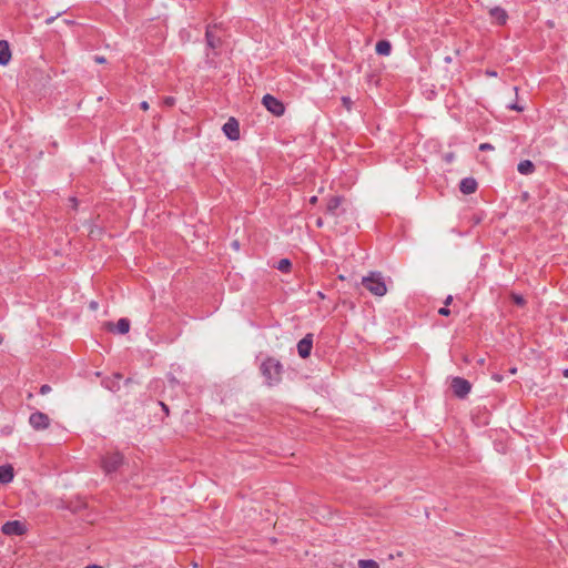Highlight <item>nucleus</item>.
Instances as JSON below:
<instances>
[{
    "label": "nucleus",
    "mask_w": 568,
    "mask_h": 568,
    "mask_svg": "<svg viewBox=\"0 0 568 568\" xmlns=\"http://www.w3.org/2000/svg\"><path fill=\"white\" fill-rule=\"evenodd\" d=\"M342 102H343V105H344L347 110H349V109H351V106H352V104H353V102H352L351 98H348V97H343V98H342Z\"/></svg>",
    "instance_id": "obj_28"
},
{
    "label": "nucleus",
    "mask_w": 568,
    "mask_h": 568,
    "mask_svg": "<svg viewBox=\"0 0 568 568\" xmlns=\"http://www.w3.org/2000/svg\"><path fill=\"white\" fill-rule=\"evenodd\" d=\"M169 382L171 384H178V379L173 375H171V374L169 375Z\"/></svg>",
    "instance_id": "obj_35"
},
{
    "label": "nucleus",
    "mask_w": 568,
    "mask_h": 568,
    "mask_svg": "<svg viewBox=\"0 0 568 568\" xmlns=\"http://www.w3.org/2000/svg\"><path fill=\"white\" fill-rule=\"evenodd\" d=\"M159 405L161 406V408H162L163 413L165 414V416H169V414H170L169 406L165 403H163V402H159Z\"/></svg>",
    "instance_id": "obj_30"
},
{
    "label": "nucleus",
    "mask_w": 568,
    "mask_h": 568,
    "mask_svg": "<svg viewBox=\"0 0 568 568\" xmlns=\"http://www.w3.org/2000/svg\"><path fill=\"white\" fill-rule=\"evenodd\" d=\"M3 342V336L0 334V344Z\"/></svg>",
    "instance_id": "obj_43"
},
{
    "label": "nucleus",
    "mask_w": 568,
    "mask_h": 568,
    "mask_svg": "<svg viewBox=\"0 0 568 568\" xmlns=\"http://www.w3.org/2000/svg\"><path fill=\"white\" fill-rule=\"evenodd\" d=\"M516 371H517L516 368H511V369H510V373L515 374V373H516Z\"/></svg>",
    "instance_id": "obj_42"
},
{
    "label": "nucleus",
    "mask_w": 568,
    "mask_h": 568,
    "mask_svg": "<svg viewBox=\"0 0 568 568\" xmlns=\"http://www.w3.org/2000/svg\"><path fill=\"white\" fill-rule=\"evenodd\" d=\"M124 464V456L120 452H110L102 456L101 467L106 475L113 474Z\"/></svg>",
    "instance_id": "obj_3"
},
{
    "label": "nucleus",
    "mask_w": 568,
    "mask_h": 568,
    "mask_svg": "<svg viewBox=\"0 0 568 568\" xmlns=\"http://www.w3.org/2000/svg\"><path fill=\"white\" fill-rule=\"evenodd\" d=\"M507 109L514 110V111H517V112H521V111H524L525 108H524V105H520L519 103L514 102V103L508 104Z\"/></svg>",
    "instance_id": "obj_24"
},
{
    "label": "nucleus",
    "mask_w": 568,
    "mask_h": 568,
    "mask_svg": "<svg viewBox=\"0 0 568 568\" xmlns=\"http://www.w3.org/2000/svg\"><path fill=\"white\" fill-rule=\"evenodd\" d=\"M358 567L359 568H379V565L374 559H359Z\"/></svg>",
    "instance_id": "obj_20"
},
{
    "label": "nucleus",
    "mask_w": 568,
    "mask_h": 568,
    "mask_svg": "<svg viewBox=\"0 0 568 568\" xmlns=\"http://www.w3.org/2000/svg\"><path fill=\"white\" fill-rule=\"evenodd\" d=\"M316 202H317V196H316V195H314V196H312V197L310 199V203H311V204H315Z\"/></svg>",
    "instance_id": "obj_36"
},
{
    "label": "nucleus",
    "mask_w": 568,
    "mask_h": 568,
    "mask_svg": "<svg viewBox=\"0 0 568 568\" xmlns=\"http://www.w3.org/2000/svg\"><path fill=\"white\" fill-rule=\"evenodd\" d=\"M494 378H495L496 381H498V382H500V381H501V377H500V376H498V375H495V376H494Z\"/></svg>",
    "instance_id": "obj_41"
},
{
    "label": "nucleus",
    "mask_w": 568,
    "mask_h": 568,
    "mask_svg": "<svg viewBox=\"0 0 568 568\" xmlns=\"http://www.w3.org/2000/svg\"><path fill=\"white\" fill-rule=\"evenodd\" d=\"M438 314L442 316H448L450 314V310L448 306H443L438 310Z\"/></svg>",
    "instance_id": "obj_29"
},
{
    "label": "nucleus",
    "mask_w": 568,
    "mask_h": 568,
    "mask_svg": "<svg viewBox=\"0 0 568 568\" xmlns=\"http://www.w3.org/2000/svg\"><path fill=\"white\" fill-rule=\"evenodd\" d=\"M375 51L378 55L388 57L392 53V43L388 40H379L376 43Z\"/></svg>",
    "instance_id": "obj_16"
},
{
    "label": "nucleus",
    "mask_w": 568,
    "mask_h": 568,
    "mask_svg": "<svg viewBox=\"0 0 568 568\" xmlns=\"http://www.w3.org/2000/svg\"><path fill=\"white\" fill-rule=\"evenodd\" d=\"M282 273H288L292 268V262L290 258H282L275 266Z\"/></svg>",
    "instance_id": "obj_19"
},
{
    "label": "nucleus",
    "mask_w": 568,
    "mask_h": 568,
    "mask_svg": "<svg viewBox=\"0 0 568 568\" xmlns=\"http://www.w3.org/2000/svg\"><path fill=\"white\" fill-rule=\"evenodd\" d=\"M513 90L517 93L518 91V88L517 87H514Z\"/></svg>",
    "instance_id": "obj_44"
},
{
    "label": "nucleus",
    "mask_w": 568,
    "mask_h": 568,
    "mask_svg": "<svg viewBox=\"0 0 568 568\" xmlns=\"http://www.w3.org/2000/svg\"><path fill=\"white\" fill-rule=\"evenodd\" d=\"M264 384L268 387L277 386L282 382L284 366L273 356H267L260 365Z\"/></svg>",
    "instance_id": "obj_1"
},
{
    "label": "nucleus",
    "mask_w": 568,
    "mask_h": 568,
    "mask_svg": "<svg viewBox=\"0 0 568 568\" xmlns=\"http://www.w3.org/2000/svg\"><path fill=\"white\" fill-rule=\"evenodd\" d=\"M562 374L565 377H568V368L564 369Z\"/></svg>",
    "instance_id": "obj_40"
},
{
    "label": "nucleus",
    "mask_w": 568,
    "mask_h": 568,
    "mask_svg": "<svg viewBox=\"0 0 568 568\" xmlns=\"http://www.w3.org/2000/svg\"><path fill=\"white\" fill-rule=\"evenodd\" d=\"M71 201H72L73 206L75 207V206H77V204H78L77 199H75V197H72V199H71Z\"/></svg>",
    "instance_id": "obj_39"
},
{
    "label": "nucleus",
    "mask_w": 568,
    "mask_h": 568,
    "mask_svg": "<svg viewBox=\"0 0 568 568\" xmlns=\"http://www.w3.org/2000/svg\"><path fill=\"white\" fill-rule=\"evenodd\" d=\"M130 331V321L125 317H122L116 323V332L119 334H126Z\"/></svg>",
    "instance_id": "obj_18"
},
{
    "label": "nucleus",
    "mask_w": 568,
    "mask_h": 568,
    "mask_svg": "<svg viewBox=\"0 0 568 568\" xmlns=\"http://www.w3.org/2000/svg\"><path fill=\"white\" fill-rule=\"evenodd\" d=\"M313 348V334H306L298 343H297V353L302 358H307L311 355Z\"/></svg>",
    "instance_id": "obj_10"
},
{
    "label": "nucleus",
    "mask_w": 568,
    "mask_h": 568,
    "mask_svg": "<svg viewBox=\"0 0 568 568\" xmlns=\"http://www.w3.org/2000/svg\"><path fill=\"white\" fill-rule=\"evenodd\" d=\"M140 108L143 110V111H146L149 110V103L146 101H142L140 103Z\"/></svg>",
    "instance_id": "obj_32"
},
{
    "label": "nucleus",
    "mask_w": 568,
    "mask_h": 568,
    "mask_svg": "<svg viewBox=\"0 0 568 568\" xmlns=\"http://www.w3.org/2000/svg\"><path fill=\"white\" fill-rule=\"evenodd\" d=\"M50 424V417L40 410H36L29 416V425L37 432L48 429Z\"/></svg>",
    "instance_id": "obj_6"
},
{
    "label": "nucleus",
    "mask_w": 568,
    "mask_h": 568,
    "mask_svg": "<svg viewBox=\"0 0 568 568\" xmlns=\"http://www.w3.org/2000/svg\"><path fill=\"white\" fill-rule=\"evenodd\" d=\"M343 197L339 195L332 196L328 199L326 204V213L333 216L337 215V210L341 206Z\"/></svg>",
    "instance_id": "obj_15"
},
{
    "label": "nucleus",
    "mask_w": 568,
    "mask_h": 568,
    "mask_svg": "<svg viewBox=\"0 0 568 568\" xmlns=\"http://www.w3.org/2000/svg\"><path fill=\"white\" fill-rule=\"evenodd\" d=\"M510 298H511V301H513L517 306L523 307V306H525V305H526V300L524 298V296H523V295H520V294H518V293L513 292V293L510 294Z\"/></svg>",
    "instance_id": "obj_21"
},
{
    "label": "nucleus",
    "mask_w": 568,
    "mask_h": 568,
    "mask_svg": "<svg viewBox=\"0 0 568 568\" xmlns=\"http://www.w3.org/2000/svg\"><path fill=\"white\" fill-rule=\"evenodd\" d=\"M477 187L478 184L474 178H464L459 183V191L465 195L473 194L476 192Z\"/></svg>",
    "instance_id": "obj_11"
},
{
    "label": "nucleus",
    "mask_w": 568,
    "mask_h": 568,
    "mask_svg": "<svg viewBox=\"0 0 568 568\" xmlns=\"http://www.w3.org/2000/svg\"><path fill=\"white\" fill-rule=\"evenodd\" d=\"M453 302V296L452 295H448L445 301H444V305L445 306H448L450 305V303Z\"/></svg>",
    "instance_id": "obj_33"
},
{
    "label": "nucleus",
    "mask_w": 568,
    "mask_h": 568,
    "mask_svg": "<svg viewBox=\"0 0 568 568\" xmlns=\"http://www.w3.org/2000/svg\"><path fill=\"white\" fill-rule=\"evenodd\" d=\"M115 379L119 381L122 376L120 374H115L114 375ZM105 387L109 388L110 390H118L120 388L119 386V383L118 382H112V383H108V382H103Z\"/></svg>",
    "instance_id": "obj_22"
},
{
    "label": "nucleus",
    "mask_w": 568,
    "mask_h": 568,
    "mask_svg": "<svg viewBox=\"0 0 568 568\" xmlns=\"http://www.w3.org/2000/svg\"><path fill=\"white\" fill-rule=\"evenodd\" d=\"M94 61L97 63H105V58L103 55H94Z\"/></svg>",
    "instance_id": "obj_31"
},
{
    "label": "nucleus",
    "mask_w": 568,
    "mask_h": 568,
    "mask_svg": "<svg viewBox=\"0 0 568 568\" xmlns=\"http://www.w3.org/2000/svg\"><path fill=\"white\" fill-rule=\"evenodd\" d=\"M315 223H316V226H317V227H323V225H324V221H323V219H322V217H317V220H316V222H315Z\"/></svg>",
    "instance_id": "obj_34"
},
{
    "label": "nucleus",
    "mask_w": 568,
    "mask_h": 568,
    "mask_svg": "<svg viewBox=\"0 0 568 568\" xmlns=\"http://www.w3.org/2000/svg\"><path fill=\"white\" fill-rule=\"evenodd\" d=\"M494 149H495V148H494V145H493V144H490V143H486V142H485V143H481V144L479 145V150H480V151H493Z\"/></svg>",
    "instance_id": "obj_27"
},
{
    "label": "nucleus",
    "mask_w": 568,
    "mask_h": 568,
    "mask_svg": "<svg viewBox=\"0 0 568 568\" xmlns=\"http://www.w3.org/2000/svg\"><path fill=\"white\" fill-rule=\"evenodd\" d=\"M11 60V50L8 41L0 40V65H7Z\"/></svg>",
    "instance_id": "obj_14"
},
{
    "label": "nucleus",
    "mask_w": 568,
    "mask_h": 568,
    "mask_svg": "<svg viewBox=\"0 0 568 568\" xmlns=\"http://www.w3.org/2000/svg\"><path fill=\"white\" fill-rule=\"evenodd\" d=\"M223 133L231 141H236L240 139V124L239 121L231 116L222 126Z\"/></svg>",
    "instance_id": "obj_9"
},
{
    "label": "nucleus",
    "mask_w": 568,
    "mask_h": 568,
    "mask_svg": "<svg viewBox=\"0 0 568 568\" xmlns=\"http://www.w3.org/2000/svg\"><path fill=\"white\" fill-rule=\"evenodd\" d=\"M262 104L268 112H271L275 116H281L285 112L284 103L280 99L275 98L270 93H266L262 98Z\"/></svg>",
    "instance_id": "obj_4"
},
{
    "label": "nucleus",
    "mask_w": 568,
    "mask_h": 568,
    "mask_svg": "<svg viewBox=\"0 0 568 568\" xmlns=\"http://www.w3.org/2000/svg\"><path fill=\"white\" fill-rule=\"evenodd\" d=\"M84 568H102V567H101V566H99V565L93 564V565H88V566H87V567H84Z\"/></svg>",
    "instance_id": "obj_37"
},
{
    "label": "nucleus",
    "mask_w": 568,
    "mask_h": 568,
    "mask_svg": "<svg viewBox=\"0 0 568 568\" xmlns=\"http://www.w3.org/2000/svg\"><path fill=\"white\" fill-rule=\"evenodd\" d=\"M1 532L6 536H22L27 532V526L20 520H9L1 526Z\"/></svg>",
    "instance_id": "obj_7"
},
{
    "label": "nucleus",
    "mask_w": 568,
    "mask_h": 568,
    "mask_svg": "<svg viewBox=\"0 0 568 568\" xmlns=\"http://www.w3.org/2000/svg\"><path fill=\"white\" fill-rule=\"evenodd\" d=\"M489 16L496 21L498 26H504L507 22L508 13L501 7H494L489 10Z\"/></svg>",
    "instance_id": "obj_12"
},
{
    "label": "nucleus",
    "mask_w": 568,
    "mask_h": 568,
    "mask_svg": "<svg viewBox=\"0 0 568 568\" xmlns=\"http://www.w3.org/2000/svg\"><path fill=\"white\" fill-rule=\"evenodd\" d=\"M444 161L446 163H453L454 160H455V153L454 152H448V153H445L444 156H443Z\"/></svg>",
    "instance_id": "obj_25"
},
{
    "label": "nucleus",
    "mask_w": 568,
    "mask_h": 568,
    "mask_svg": "<svg viewBox=\"0 0 568 568\" xmlns=\"http://www.w3.org/2000/svg\"><path fill=\"white\" fill-rule=\"evenodd\" d=\"M175 102H176L175 98H174V97H171V95L165 97V98L163 99V101H162L163 105H164V106H168V108L173 106V105L175 104Z\"/></svg>",
    "instance_id": "obj_23"
},
{
    "label": "nucleus",
    "mask_w": 568,
    "mask_h": 568,
    "mask_svg": "<svg viewBox=\"0 0 568 568\" xmlns=\"http://www.w3.org/2000/svg\"><path fill=\"white\" fill-rule=\"evenodd\" d=\"M51 389H52V388H51V386H50V385H48V384H43V385H41V387H40V389H39V393H40L41 395H47V394H49V393L51 392Z\"/></svg>",
    "instance_id": "obj_26"
},
{
    "label": "nucleus",
    "mask_w": 568,
    "mask_h": 568,
    "mask_svg": "<svg viewBox=\"0 0 568 568\" xmlns=\"http://www.w3.org/2000/svg\"><path fill=\"white\" fill-rule=\"evenodd\" d=\"M450 387L453 394L460 399L466 398L471 390V384L466 378L458 376L452 379Z\"/></svg>",
    "instance_id": "obj_5"
},
{
    "label": "nucleus",
    "mask_w": 568,
    "mask_h": 568,
    "mask_svg": "<svg viewBox=\"0 0 568 568\" xmlns=\"http://www.w3.org/2000/svg\"><path fill=\"white\" fill-rule=\"evenodd\" d=\"M487 74L490 77H496L497 72L496 71H487Z\"/></svg>",
    "instance_id": "obj_38"
},
{
    "label": "nucleus",
    "mask_w": 568,
    "mask_h": 568,
    "mask_svg": "<svg viewBox=\"0 0 568 568\" xmlns=\"http://www.w3.org/2000/svg\"><path fill=\"white\" fill-rule=\"evenodd\" d=\"M363 286L375 296H384L387 292L386 283L381 272H371L362 280Z\"/></svg>",
    "instance_id": "obj_2"
},
{
    "label": "nucleus",
    "mask_w": 568,
    "mask_h": 568,
    "mask_svg": "<svg viewBox=\"0 0 568 568\" xmlns=\"http://www.w3.org/2000/svg\"><path fill=\"white\" fill-rule=\"evenodd\" d=\"M14 478V470L10 464L0 466V484H9Z\"/></svg>",
    "instance_id": "obj_13"
},
{
    "label": "nucleus",
    "mask_w": 568,
    "mask_h": 568,
    "mask_svg": "<svg viewBox=\"0 0 568 568\" xmlns=\"http://www.w3.org/2000/svg\"><path fill=\"white\" fill-rule=\"evenodd\" d=\"M220 29V24H207L205 30V43L206 47L215 50L222 45V39L219 34H216V30Z\"/></svg>",
    "instance_id": "obj_8"
},
{
    "label": "nucleus",
    "mask_w": 568,
    "mask_h": 568,
    "mask_svg": "<svg viewBox=\"0 0 568 568\" xmlns=\"http://www.w3.org/2000/svg\"><path fill=\"white\" fill-rule=\"evenodd\" d=\"M535 169V164L530 160H523L517 165V171L523 175L532 174Z\"/></svg>",
    "instance_id": "obj_17"
}]
</instances>
